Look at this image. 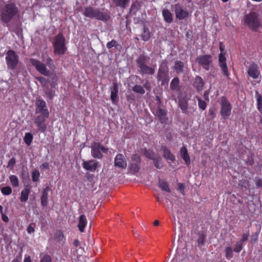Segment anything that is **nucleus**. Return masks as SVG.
<instances>
[{
  "label": "nucleus",
  "mask_w": 262,
  "mask_h": 262,
  "mask_svg": "<svg viewBox=\"0 0 262 262\" xmlns=\"http://www.w3.org/2000/svg\"><path fill=\"white\" fill-rule=\"evenodd\" d=\"M5 58L9 69L12 70L17 76L20 74L25 75V73H26L25 68L21 64H19L18 56L14 51L11 50L8 51Z\"/></svg>",
  "instance_id": "1"
},
{
  "label": "nucleus",
  "mask_w": 262,
  "mask_h": 262,
  "mask_svg": "<svg viewBox=\"0 0 262 262\" xmlns=\"http://www.w3.org/2000/svg\"><path fill=\"white\" fill-rule=\"evenodd\" d=\"M50 70H48L46 64L39 60L31 58L29 63L35 68L36 70L41 74L46 76H50L52 75V72L55 69V66L51 58L48 57L45 60Z\"/></svg>",
  "instance_id": "2"
},
{
  "label": "nucleus",
  "mask_w": 262,
  "mask_h": 262,
  "mask_svg": "<svg viewBox=\"0 0 262 262\" xmlns=\"http://www.w3.org/2000/svg\"><path fill=\"white\" fill-rule=\"evenodd\" d=\"M19 12L18 7L12 3L6 4L0 7V16L1 20L5 23H8Z\"/></svg>",
  "instance_id": "3"
},
{
  "label": "nucleus",
  "mask_w": 262,
  "mask_h": 262,
  "mask_svg": "<svg viewBox=\"0 0 262 262\" xmlns=\"http://www.w3.org/2000/svg\"><path fill=\"white\" fill-rule=\"evenodd\" d=\"M83 15L92 19H96L102 21L107 20L109 17L107 13L101 11L99 9L92 7H85Z\"/></svg>",
  "instance_id": "4"
},
{
  "label": "nucleus",
  "mask_w": 262,
  "mask_h": 262,
  "mask_svg": "<svg viewBox=\"0 0 262 262\" xmlns=\"http://www.w3.org/2000/svg\"><path fill=\"white\" fill-rule=\"evenodd\" d=\"M147 59V56L141 55L136 60L137 67L141 74L152 75L155 73L154 69L146 65Z\"/></svg>",
  "instance_id": "5"
},
{
  "label": "nucleus",
  "mask_w": 262,
  "mask_h": 262,
  "mask_svg": "<svg viewBox=\"0 0 262 262\" xmlns=\"http://www.w3.org/2000/svg\"><path fill=\"white\" fill-rule=\"evenodd\" d=\"M54 53L56 55H63L67 48L66 45L65 38L61 33L58 34L55 38L54 42Z\"/></svg>",
  "instance_id": "6"
},
{
  "label": "nucleus",
  "mask_w": 262,
  "mask_h": 262,
  "mask_svg": "<svg viewBox=\"0 0 262 262\" xmlns=\"http://www.w3.org/2000/svg\"><path fill=\"white\" fill-rule=\"evenodd\" d=\"M244 23L251 29L256 31L261 25L258 14L252 12L246 14L244 17Z\"/></svg>",
  "instance_id": "7"
},
{
  "label": "nucleus",
  "mask_w": 262,
  "mask_h": 262,
  "mask_svg": "<svg viewBox=\"0 0 262 262\" xmlns=\"http://www.w3.org/2000/svg\"><path fill=\"white\" fill-rule=\"evenodd\" d=\"M168 67L165 62H162L159 69L157 79L161 82V85L167 84L169 81Z\"/></svg>",
  "instance_id": "8"
},
{
  "label": "nucleus",
  "mask_w": 262,
  "mask_h": 262,
  "mask_svg": "<svg viewBox=\"0 0 262 262\" xmlns=\"http://www.w3.org/2000/svg\"><path fill=\"white\" fill-rule=\"evenodd\" d=\"M196 61L207 71L212 67V57L210 55H200L196 58Z\"/></svg>",
  "instance_id": "9"
},
{
  "label": "nucleus",
  "mask_w": 262,
  "mask_h": 262,
  "mask_svg": "<svg viewBox=\"0 0 262 262\" xmlns=\"http://www.w3.org/2000/svg\"><path fill=\"white\" fill-rule=\"evenodd\" d=\"M91 155L94 158L101 159L102 158V153H107L108 149L100 144L99 143L95 142L91 147Z\"/></svg>",
  "instance_id": "10"
},
{
  "label": "nucleus",
  "mask_w": 262,
  "mask_h": 262,
  "mask_svg": "<svg viewBox=\"0 0 262 262\" xmlns=\"http://www.w3.org/2000/svg\"><path fill=\"white\" fill-rule=\"evenodd\" d=\"M221 115L224 118L227 119L229 117L231 114V104L226 97H222L221 101Z\"/></svg>",
  "instance_id": "11"
},
{
  "label": "nucleus",
  "mask_w": 262,
  "mask_h": 262,
  "mask_svg": "<svg viewBox=\"0 0 262 262\" xmlns=\"http://www.w3.org/2000/svg\"><path fill=\"white\" fill-rule=\"evenodd\" d=\"M35 106L36 108L35 113L36 114H40L41 115L49 116L50 113L47 106L46 103L44 100L37 99Z\"/></svg>",
  "instance_id": "12"
},
{
  "label": "nucleus",
  "mask_w": 262,
  "mask_h": 262,
  "mask_svg": "<svg viewBox=\"0 0 262 262\" xmlns=\"http://www.w3.org/2000/svg\"><path fill=\"white\" fill-rule=\"evenodd\" d=\"M49 116L39 115L37 116L34 120V122L38 127V131L44 133L47 130V124L46 121Z\"/></svg>",
  "instance_id": "13"
},
{
  "label": "nucleus",
  "mask_w": 262,
  "mask_h": 262,
  "mask_svg": "<svg viewBox=\"0 0 262 262\" xmlns=\"http://www.w3.org/2000/svg\"><path fill=\"white\" fill-rule=\"evenodd\" d=\"M114 166L120 169H125L127 166V160L122 154H117L114 158Z\"/></svg>",
  "instance_id": "14"
},
{
  "label": "nucleus",
  "mask_w": 262,
  "mask_h": 262,
  "mask_svg": "<svg viewBox=\"0 0 262 262\" xmlns=\"http://www.w3.org/2000/svg\"><path fill=\"white\" fill-rule=\"evenodd\" d=\"M173 8L177 18L182 20L185 19L188 16V12L184 10L179 4H175Z\"/></svg>",
  "instance_id": "15"
},
{
  "label": "nucleus",
  "mask_w": 262,
  "mask_h": 262,
  "mask_svg": "<svg viewBox=\"0 0 262 262\" xmlns=\"http://www.w3.org/2000/svg\"><path fill=\"white\" fill-rule=\"evenodd\" d=\"M248 74L250 77L253 78V79L258 78L260 75V72L258 70V66L254 63L251 64L248 68Z\"/></svg>",
  "instance_id": "16"
},
{
  "label": "nucleus",
  "mask_w": 262,
  "mask_h": 262,
  "mask_svg": "<svg viewBox=\"0 0 262 262\" xmlns=\"http://www.w3.org/2000/svg\"><path fill=\"white\" fill-rule=\"evenodd\" d=\"M219 64L221 67L223 74L226 76H228V69L226 63V57L225 55L221 53L219 55Z\"/></svg>",
  "instance_id": "17"
},
{
  "label": "nucleus",
  "mask_w": 262,
  "mask_h": 262,
  "mask_svg": "<svg viewBox=\"0 0 262 262\" xmlns=\"http://www.w3.org/2000/svg\"><path fill=\"white\" fill-rule=\"evenodd\" d=\"M157 116L161 123L167 124L169 122L166 111L161 108H158L157 110Z\"/></svg>",
  "instance_id": "18"
},
{
  "label": "nucleus",
  "mask_w": 262,
  "mask_h": 262,
  "mask_svg": "<svg viewBox=\"0 0 262 262\" xmlns=\"http://www.w3.org/2000/svg\"><path fill=\"white\" fill-rule=\"evenodd\" d=\"M83 167L87 170L94 171L98 166V163L94 160H89L83 162Z\"/></svg>",
  "instance_id": "19"
},
{
  "label": "nucleus",
  "mask_w": 262,
  "mask_h": 262,
  "mask_svg": "<svg viewBox=\"0 0 262 262\" xmlns=\"http://www.w3.org/2000/svg\"><path fill=\"white\" fill-rule=\"evenodd\" d=\"M51 190V188L49 186L46 187L42 192V195L40 198L41 204L42 206L45 207L48 204V195Z\"/></svg>",
  "instance_id": "20"
},
{
  "label": "nucleus",
  "mask_w": 262,
  "mask_h": 262,
  "mask_svg": "<svg viewBox=\"0 0 262 262\" xmlns=\"http://www.w3.org/2000/svg\"><path fill=\"white\" fill-rule=\"evenodd\" d=\"M118 86L117 83H113L111 88V98L113 103L116 104L118 101Z\"/></svg>",
  "instance_id": "21"
},
{
  "label": "nucleus",
  "mask_w": 262,
  "mask_h": 262,
  "mask_svg": "<svg viewBox=\"0 0 262 262\" xmlns=\"http://www.w3.org/2000/svg\"><path fill=\"white\" fill-rule=\"evenodd\" d=\"M162 12L164 21L168 24L172 23L173 20V15L170 11L167 9H164Z\"/></svg>",
  "instance_id": "22"
},
{
  "label": "nucleus",
  "mask_w": 262,
  "mask_h": 262,
  "mask_svg": "<svg viewBox=\"0 0 262 262\" xmlns=\"http://www.w3.org/2000/svg\"><path fill=\"white\" fill-rule=\"evenodd\" d=\"M87 219L84 215H81L79 218V223L78 225V228L80 232H83L84 228L87 225Z\"/></svg>",
  "instance_id": "23"
},
{
  "label": "nucleus",
  "mask_w": 262,
  "mask_h": 262,
  "mask_svg": "<svg viewBox=\"0 0 262 262\" xmlns=\"http://www.w3.org/2000/svg\"><path fill=\"white\" fill-rule=\"evenodd\" d=\"M180 154L182 158L185 161V163L188 165H189L190 163V157L185 147L183 146L181 148Z\"/></svg>",
  "instance_id": "24"
},
{
  "label": "nucleus",
  "mask_w": 262,
  "mask_h": 262,
  "mask_svg": "<svg viewBox=\"0 0 262 262\" xmlns=\"http://www.w3.org/2000/svg\"><path fill=\"white\" fill-rule=\"evenodd\" d=\"M162 150L163 152V157L167 160L170 161L175 160V156L165 147H163Z\"/></svg>",
  "instance_id": "25"
},
{
  "label": "nucleus",
  "mask_w": 262,
  "mask_h": 262,
  "mask_svg": "<svg viewBox=\"0 0 262 262\" xmlns=\"http://www.w3.org/2000/svg\"><path fill=\"white\" fill-rule=\"evenodd\" d=\"M30 190L29 188H24L20 193V201L21 202H26L29 198Z\"/></svg>",
  "instance_id": "26"
},
{
  "label": "nucleus",
  "mask_w": 262,
  "mask_h": 262,
  "mask_svg": "<svg viewBox=\"0 0 262 262\" xmlns=\"http://www.w3.org/2000/svg\"><path fill=\"white\" fill-rule=\"evenodd\" d=\"M179 106L183 113H186L188 108V101L185 99H180Z\"/></svg>",
  "instance_id": "27"
},
{
  "label": "nucleus",
  "mask_w": 262,
  "mask_h": 262,
  "mask_svg": "<svg viewBox=\"0 0 262 262\" xmlns=\"http://www.w3.org/2000/svg\"><path fill=\"white\" fill-rule=\"evenodd\" d=\"M194 85L199 91H201L204 86V82L202 78L201 77L197 76L195 79Z\"/></svg>",
  "instance_id": "28"
},
{
  "label": "nucleus",
  "mask_w": 262,
  "mask_h": 262,
  "mask_svg": "<svg viewBox=\"0 0 262 262\" xmlns=\"http://www.w3.org/2000/svg\"><path fill=\"white\" fill-rule=\"evenodd\" d=\"M184 68V63L180 61H176L174 66V70L178 74L183 72Z\"/></svg>",
  "instance_id": "29"
},
{
  "label": "nucleus",
  "mask_w": 262,
  "mask_h": 262,
  "mask_svg": "<svg viewBox=\"0 0 262 262\" xmlns=\"http://www.w3.org/2000/svg\"><path fill=\"white\" fill-rule=\"evenodd\" d=\"M140 163L132 162L129 165V168L133 173L138 172L140 169Z\"/></svg>",
  "instance_id": "30"
},
{
  "label": "nucleus",
  "mask_w": 262,
  "mask_h": 262,
  "mask_svg": "<svg viewBox=\"0 0 262 262\" xmlns=\"http://www.w3.org/2000/svg\"><path fill=\"white\" fill-rule=\"evenodd\" d=\"M159 186L161 188V189L163 191H165L168 192H169L170 191L168 183L164 180H159Z\"/></svg>",
  "instance_id": "31"
},
{
  "label": "nucleus",
  "mask_w": 262,
  "mask_h": 262,
  "mask_svg": "<svg viewBox=\"0 0 262 262\" xmlns=\"http://www.w3.org/2000/svg\"><path fill=\"white\" fill-rule=\"evenodd\" d=\"M255 97L257 101V109L262 114V97L257 91L255 92Z\"/></svg>",
  "instance_id": "32"
},
{
  "label": "nucleus",
  "mask_w": 262,
  "mask_h": 262,
  "mask_svg": "<svg viewBox=\"0 0 262 262\" xmlns=\"http://www.w3.org/2000/svg\"><path fill=\"white\" fill-rule=\"evenodd\" d=\"M141 37L144 41H147L150 37V34L149 29L144 27L143 32L141 34Z\"/></svg>",
  "instance_id": "33"
},
{
  "label": "nucleus",
  "mask_w": 262,
  "mask_h": 262,
  "mask_svg": "<svg viewBox=\"0 0 262 262\" xmlns=\"http://www.w3.org/2000/svg\"><path fill=\"white\" fill-rule=\"evenodd\" d=\"M114 3L117 6L125 8L128 6L129 1V0H113Z\"/></svg>",
  "instance_id": "34"
},
{
  "label": "nucleus",
  "mask_w": 262,
  "mask_h": 262,
  "mask_svg": "<svg viewBox=\"0 0 262 262\" xmlns=\"http://www.w3.org/2000/svg\"><path fill=\"white\" fill-rule=\"evenodd\" d=\"M155 167L158 169H161L163 167V163L162 162L161 158L159 156H157L153 160Z\"/></svg>",
  "instance_id": "35"
},
{
  "label": "nucleus",
  "mask_w": 262,
  "mask_h": 262,
  "mask_svg": "<svg viewBox=\"0 0 262 262\" xmlns=\"http://www.w3.org/2000/svg\"><path fill=\"white\" fill-rule=\"evenodd\" d=\"M140 7V5L139 3L136 2L134 3L130 8V13L132 14H135L138 11L139 8Z\"/></svg>",
  "instance_id": "36"
},
{
  "label": "nucleus",
  "mask_w": 262,
  "mask_h": 262,
  "mask_svg": "<svg viewBox=\"0 0 262 262\" xmlns=\"http://www.w3.org/2000/svg\"><path fill=\"white\" fill-rule=\"evenodd\" d=\"M33 138V135L31 133H27L24 137V141L27 145H30L32 142Z\"/></svg>",
  "instance_id": "37"
},
{
  "label": "nucleus",
  "mask_w": 262,
  "mask_h": 262,
  "mask_svg": "<svg viewBox=\"0 0 262 262\" xmlns=\"http://www.w3.org/2000/svg\"><path fill=\"white\" fill-rule=\"evenodd\" d=\"M11 184L13 187H17L19 185V181L18 178L15 175H11L9 177Z\"/></svg>",
  "instance_id": "38"
},
{
  "label": "nucleus",
  "mask_w": 262,
  "mask_h": 262,
  "mask_svg": "<svg viewBox=\"0 0 262 262\" xmlns=\"http://www.w3.org/2000/svg\"><path fill=\"white\" fill-rule=\"evenodd\" d=\"M226 258L229 260L233 257V250L230 247H226L225 249Z\"/></svg>",
  "instance_id": "39"
},
{
  "label": "nucleus",
  "mask_w": 262,
  "mask_h": 262,
  "mask_svg": "<svg viewBox=\"0 0 262 262\" xmlns=\"http://www.w3.org/2000/svg\"><path fill=\"white\" fill-rule=\"evenodd\" d=\"M179 83V79L177 77L174 78L170 83V89L172 90H176L177 89Z\"/></svg>",
  "instance_id": "40"
},
{
  "label": "nucleus",
  "mask_w": 262,
  "mask_h": 262,
  "mask_svg": "<svg viewBox=\"0 0 262 262\" xmlns=\"http://www.w3.org/2000/svg\"><path fill=\"white\" fill-rule=\"evenodd\" d=\"M133 91L136 93L143 94L145 93V90L143 86L140 85L136 84L133 88Z\"/></svg>",
  "instance_id": "41"
},
{
  "label": "nucleus",
  "mask_w": 262,
  "mask_h": 262,
  "mask_svg": "<svg viewBox=\"0 0 262 262\" xmlns=\"http://www.w3.org/2000/svg\"><path fill=\"white\" fill-rule=\"evenodd\" d=\"M1 192L3 194L8 195L12 193V189L10 186H5L1 189Z\"/></svg>",
  "instance_id": "42"
},
{
  "label": "nucleus",
  "mask_w": 262,
  "mask_h": 262,
  "mask_svg": "<svg viewBox=\"0 0 262 262\" xmlns=\"http://www.w3.org/2000/svg\"><path fill=\"white\" fill-rule=\"evenodd\" d=\"M40 173L38 170H35L32 173V178L33 182H37L39 180Z\"/></svg>",
  "instance_id": "43"
},
{
  "label": "nucleus",
  "mask_w": 262,
  "mask_h": 262,
  "mask_svg": "<svg viewBox=\"0 0 262 262\" xmlns=\"http://www.w3.org/2000/svg\"><path fill=\"white\" fill-rule=\"evenodd\" d=\"M15 163H16V160L14 158H11L8 163V165H7V168L10 169V170H13L14 168V166L15 165Z\"/></svg>",
  "instance_id": "44"
},
{
  "label": "nucleus",
  "mask_w": 262,
  "mask_h": 262,
  "mask_svg": "<svg viewBox=\"0 0 262 262\" xmlns=\"http://www.w3.org/2000/svg\"><path fill=\"white\" fill-rule=\"evenodd\" d=\"M243 247V244L242 243V241H238L237 242L235 246V247L234 248V251L235 252L239 253L241 251Z\"/></svg>",
  "instance_id": "45"
},
{
  "label": "nucleus",
  "mask_w": 262,
  "mask_h": 262,
  "mask_svg": "<svg viewBox=\"0 0 262 262\" xmlns=\"http://www.w3.org/2000/svg\"><path fill=\"white\" fill-rule=\"evenodd\" d=\"M185 189V185L184 183H178V190L180 191V192L184 195V190Z\"/></svg>",
  "instance_id": "46"
},
{
  "label": "nucleus",
  "mask_w": 262,
  "mask_h": 262,
  "mask_svg": "<svg viewBox=\"0 0 262 262\" xmlns=\"http://www.w3.org/2000/svg\"><path fill=\"white\" fill-rule=\"evenodd\" d=\"M131 159L133 162L141 163L140 156L137 154H134L132 156Z\"/></svg>",
  "instance_id": "47"
},
{
  "label": "nucleus",
  "mask_w": 262,
  "mask_h": 262,
  "mask_svg": "<svg viewBox=\"0 0 262 262\" xmlns=\"http://www.w3.org/2000/svg\"><path fill=\"white\" fill-rule=\"evenodd\" d=\"M198 102H199V106L200 108H201L203 110H205L206 107V102L201 100L200 98H198Z\"/></svg>",
  "instance_id": "48"
},
{
  "label": "nucleus",
  "mask_w": 262,
  "mask_h": 262,
  "mask_svg": "<svg viewBox=\"0 0 262 262\" xmlns=\"http://www.w3.org/2000/svg\"><path fill=\"white\" fill-rule=\"evenodd\" d=\"M117 45V41L114 39L112 40L111 41L108 42L106 44V47L108 49H111L114 47H116Z\"/></svg>",
  "instance_id": "49"
},
{
  "label": "nucleus",
  "mask_w": 262,
  "mask_h": 262,
  "mask_svg": "<svg viewBox=\"0 0 262 262\" xmlns=\"http://www.w3.org/2000/svg\"><path fill=\"white\" fill-rule=\"evenodd\" d=\"M55 238L58 241H61L63 238V234L62 232L60 230L57 231L55 233Z\"/></svg>",
  "instance_id": "50"
},
{
  "label": "nucleus",
  "mask_w": 262,
  "mask_h": 262,
  "mask_svg": "<svg viewBox=\"0 0 262 262\" xmlns=\"http://www.w3.org/2000/svg\"><path fill=\"white\" fill-rule=\"evenodd\" d=\"M40 262H52V259L50 256L45 255L41 258Z\"/></svg>",
  "instance_id": "51"
},
{
  "label": "nucleus",
  "mask_w": 262,
  "mask_h": 262,
  "mask_svg": "<svg viewBox=\"0 0 262 262\" xmlns=\"http://www.w3.org/2000/svg\"><path fill=\"white\" fill-rule=\"evenodd\" d=\"M145 155L147 158L152 160H154L156 157V156L154 155V152L150 151H146L145 152Z\"/></svg>",
  "instance_id": "52"
},
{
  "label": "nucleus",
  "mask_w": 262,
  "mask_h": 262,
  "mask_svg": "<svg viewBox=\"0 0 262 262\" xmlns=\"http://www.w3.org/2000/svg\"><path fill=\"white\" fill-rule=\"evenodd\" d=\"M37 80L39 81V82L42 84V85H45L47 83V81L46 79L43 77H39L37 78Z\"/></svg>",
  "instance_id": "53"
},
{
  "label": "nucleus",
  "mask_w": 262,
  "mask_h": 262,
  "mask_svg": "<svg viewBox=\"0 0 262 262\" xmlns=\"http://www.w3.org/2000/svg\"><path fill=\"white\" fill-rule=\"evenodd\" d=\"M259 233V231L251 235V239L252 242H254L257 240Z\"/></svg>",
  "instance_id": "54"
},
{
  "label": "nucleus",
  "mask_w": 262,
  "mask_h": 262,
  "mask_svg": "<svg viewBox=\"0 0 262 262\" xmlns=\"http://www.w3.org/2000/svg\"><path fill=\"white\" fill-rule=\"evenodd\" d=\"M35 231L34 227L33 224H30L27 228V232L29 234H31Z\"/></svg>",
  "instance_id": "55"
},
{
  "label": "nucleus",
  "mask_w": 262,
  "mask_h": 262,
  "mask_svg": "<svg viewBox=\"0 0 262 262\" xmlns=\"http://www.w3.org/2000/svg\"><path fill=\"white\" fill-rule=\"evenodd\" d=\"M40 169H48L49 168V164L48 162L42 163L39 167Z\"/></svg>",
  "instance_id": "56"
},
{
  "label": "nucleus",
  "mask_w": 262,
  "mask_h": 262,
  "mask_svg": "<svg viewBox=\"0 0 262 262\" xmlns=\"http://www.w3.org/2000/svg\"><path fill=\"white\" fill-rule=\"evenodd\" d=\"M249 236V232H247V233H243L242 234V238L240 241H242V243L246 241L248 239Z\"/></svg>",
  "instance_id": "57"
},
{
  "label": "nucleus",
  "mask_w": 262,
  "mask_h": 262,
  "mask_svg": "<svg viewBox=\"0 0 262 262\" xmlns=\"http://www.w3.org/2000/svg\"><path fill=\"white\" fill-rule=\"evenodd\" d=\"M255 184L257 187H262V179L258 178H256Z\"/></svg>",
  "instance_id": "58"
},
{
  "label": "nucleus",
  "mask_w": 262,
  "mask_h": 262,
  "mask_svg": "<svg viewBox=\"0 0 262 262\" xmlns=\"http://www.w3.org/2000/svg\"><path fill=\"white\" fill-rule=\"evenodd\" d=\"M198 242L199 245H203L204 243V237H203V236H200V237L198 239Z\"/></svg>",
  "instance_id": "59"
},
{
  "label": "nucleus",
  "mask_w": 262,
  "mask_h": 262,
  "mask_svg": "<svg viewBox=\"0 0 262 262\" xmlns=\"http://www.w3.org/2000/svg\"><path fill=\"white\" fill-rule=\"evenodd\" d=\"M1 215L2 220L4 222L7 223L9 222V218L7 215H6L4 213H2Z\"/></svg>",
  "instance_id": "60"
},
{
  "label": "nucleus",
  "mask_w": 262,
  "mask_h": 262,
  "mask_svg": "<svg viewBox=\"0 0 262 262\" xmlns=\"http://www.w3.org/2000/svg\"><path fill=\"white\" fill-rule=\"evenodd\" d=\"M24 262H32L30 256L26 255Z\"/></svg>",
  "instance_id": "61"
},
{
  "label": "nucleus",
  "mask_w": 262,
  "mask_h": 262,
  "mask_svg": "<svg viewBox=\"0 0 262 262\" xmlns=\"http://www.w3.org/2000/svg\"><path fill=\"white\" fill-rule=\"evenodd\" d=\"M144 88L146 89V90H150V84L148 82H146L144 84Z\"/></svg>",
  "instance_id": "62"
},
{
  "label": "nucleus",
  "mask_w": 262,
  "mask_h": 262,
  "mask_svg": "<svg viewBox=\"0 0 262 262\" xmlns=\"http://www.w3.org/2000/svg\"><path fill=\"white\" fill-rule=\"evenodd\" d=\"M159 224V222L158 220H155L154 221V224L155 226H158Z\"/></svg>",
  "instance_id": "63"
},
{
  "label": "nucleus",
  "mask_w": 262,
  "mask_h": 262,
  "mask_svg": "<svg viewBox=\"0 0 262 262\" xmlns=\"http://www.w3.org/2000/svg\"><path fill=\"white\" fill-rule=\"evenodd\" d=\"M12 262H19V259L17 258L14 259Z\"/></svg>",
  "instance_id": "64"
}]
</instances>
